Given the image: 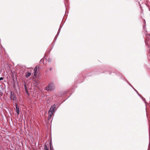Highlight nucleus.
Listing matches in <instances>:
<instances>
[{"mask_svg": "<svg viewBox=\"0 0 150 150\" xmlns=\"http://www.w3.org/2000/svg\"><path fill=\"white\" fill-rule=\"evenodd\" d=\"M103 69V67L98 68L95 69L93 71V74L94 75H98L101 73H105V74H111L112 73L111 71H108L103 70L102 71Z\"/></svg>", "mask_w": 150, "mask_h": 150, "instance_id": "f257e3e1", "label": "nucleus"}, {"mask_svg": "<svg viewBox=\"0 0 150 150\" xmlns=\"http://www.w3.org/2000/svg\"><path fill=\"white\" fill-rule=\"evenodd\" d=\"M54 88V83L51 82L46 87L45 90L47 91H52Z\"/></svg>", "mask_w": 150, "mask_h": 150, "instance_id": "f03ea898", "label": "nucleus"}, {"mask_svg": "<svg viewBox=\"0 0 150 150\" xmlns=\"http://www.w3.org/2000/svg\"><path fill=\"white\" fill-rule=\"evenodd\" d=\"M10 98L11 100L15 101H18L16 95L14 92L11 91H10Z\"/></svg>", "mask_w": 150, "mask_h": 150, "instance_id": "7ed1b4c3", "label": "nucleus"}, {"mask_svg": "<svg viewBox=\"0 0 150 150\" xmlns=\"http://www.w3.org/2000/svg\"><path fill=\"white\" fill-rule=\"evenodd\" d=\"M146 35V38L145 40V42L146 45H150V34H148Z\"/></svg>", "mask_w": 150, "mask_h": 150, "instance_id": "20e7f679", "label": "nucleus"}, {"mask_svg": "<svg viewBox=\"0 0 150 150\" xmlns=\"http://www.w3.org/2000/svg\"><path fill=\"white\" fill-rule=\"evenodd\" d=\"M56 105L55 104L51 105L49 111V113L50 112L52 114H53L54 112L55 107H56Z\"/></svg>", "mask_w": 150, "mask_h": 150, "instance_id": "39448f33", "label": "nucleus"}, {"mask_svg": "<svg viewBox=\"0 0 150 150\" xmlns=\"http://www.w3.org/2000/svg\"><path fill=\"white\" fill-rule=\"evenodd\" d=\"M15 107L16 110L15 111L16 112L17 114L18 115H19L20 114V110L19 108V106L17 103H15Z\"/></svg>", "mask_w": 150, "mask_h": 150, "instance_id": "423d86ee", "label": "nucleus"}, {"mask_svg": "<svg viewBox=\"0 0 150 150\" xmlns=\"http://www.w3.org/2000/svg\"><path fill=\"white\" fill-rule=\"evenodd\" d=\"M93 74V71H91V72H90L86 74V76H92V75H94Z\"/></svg>", "mask_w": 150, "mask_h": 150, "instance_id": "0eeeda50", "label": "nucleus"}, {"mask_svg": "<svg viewBox=\"0 0 150 150\" xmlns=\"http://www.w3.org/2000/svg\"><path fill=\"white\" fill-rule=\"evenodd\" d=\"M113 72V73H115V74L119 78H120L122 75V74L118 72H117L116 71H115V72Z\"/></svg>", "mask_w": 150, "mask_h": 150, "instance_id": "6e6552de", "label": "nucleus"}, {"mask_svg": "<svg viewBox=\"0 0 150 150\" xmlns=\"http://www.w3.org/2000/svg\"><path fill=\"white\" fill-rule=\"evenodd\" d=\"M1 90H0V98L2 96V94L3 93V91L5 88H3L1 87Z\"/></svg>", "mask_w": 150, "mask_h": 150, "instance_id": "1a4fd4ad", "label": "nucleus"}, {"mask_svg": "<svg viewBox=\"0 0 150 150\" xmlns=\"http://www.w3.org/2000/svg\"><path fill=\"white\" fill-rule=\"evenodd\" d=\"M31 75V73L30 72H26L25 74V77L26 78H28Z\"/></svg>", "mask_w": 150, "mask_h": 150, "instance_id": "9d476101", "label": "nucleus"}, {"mask_svg": "<svg viewBox=\"0 0 150 150\" xmlns=\"http://www.w3.org/2000/svg\"><path fill=\"white\" fill-rule=\"evenodd\" d=\"M34 76H35L36 75V73H37V66H36L34 68Z\"/></svg>", "mask_w": 150, "mask_h": 150, "instance_id": "9b49d317", "label": "nucleus"}, {"mask_svg": "<svg viewBox=\"0 0 150 150\" xmlns=\"http://www.w3.org/2000/svg\"><path fill=\"white\" fill-rule=\"evenodd\" d=\"M64 95V93H63V91H60L59 93L58 94V96L59 97H62Z\"/></svg>", "mask_w": 150, "mask_h": 150, "instance_id": "f8f14e48", "label": "nucleus"}, {"mask_svg": "<svg viewBox=\"0 0 150 150\" xmlns=\"http://www.w3.org/2000/svg\"><path fill=\"white\" fill-rule=\"evenodd\" d=\"M62 25H60V27H59V28L58 29V31L57 32V35H58L59 34V33L60 32V30H61V28H62Z\"/></svg>", "mask_w": 150, "mask_h": 150, "instance_id": "ddd939ff", "label": "nucleus"}, {"mask_svg": "<svg viewBox=\"0 0 150 150\" xmlns=\"http://www.w3.org/2000/svg\"><path fill=\"white\" fill-rule=\"evenodd\" d=\"M52 114L51 113H49V115H48V117L47 118V119L48 120H50L51 119V117L52 116V114Z\"/></svg>", "mask_w": 150, "mask_h": 150, "instance_id": "4468645a", "label": "nucleus"}, {"mask_svg": "<svg viewBox=\"0 0 150 150\" xmlns=\"http://www.w3.org/2000/svg\"><path fill=\"white\" fill-rule=\"evenodd\" d=\"M58 36V35H57V34L55 36V37H54V40L53 41V42H52V43H54V42H56V40H57V38Z\"/></svg>", "mask_w": 150, "mask_h": 150, "instance_id": "2eb2a0df", "label": "nucleus"}, {"mask_svg": "<svg viewBox=\"0 0 150 150\" xmlns=\"http://www.w3.org/2000/svg\"><path fill=\"white\" fill-rule=\"evenodd\" d=\"M25 93H27L28 96L29 97L30 96V94L29 93L28 91V90H25Z\"/></svg>", "mask_w": 150, "mask_h": 150, "instance_id": "dca6fc26", "label": "nucleus"}, {"mask_svg": "<svg viewBox=\"0 0 150 150\" xmlns=\"http://www.w3.org/2000/svg\"><path fill=\"white\" fill-rule=\"evenodd\" d=\"M120 79L123 80L125 81V80H126L125 78L122 75L119 78Z\"/></svg>", "mask_w": 150, "mask_h": 150, "instance_id": "f3484780", "label": "nucleus"}, {"mask_svg": "<svg viewBox=\"0 0 150 150\" xmlns=\"http://www.w3.org/2000/svg\"><path fill=\"white\" fill-rule=\"evenodd\" d=\"M147 58L148 59V60L150 61V52L147 55Z\"/></svg>", "mask_w": 150, "mask_h": 150, "instance_id": "a211bd4d", "label": "nucleus"}, {"mask_svg": "<svg viewBox=\"0 0 150 150\" xmlns=\"http://www.w3.org/2000/svg\"><path fill=\"white\" fill-rule=\"evenodd\" d=\"M24 88H25V90H28L26 83H25L24 84Z\"/></svg>", "mask_w": 150, "mask_h": 150, "instance_id": "6ab92c4d", "label": "nucleus"}, {"mask_svg": "<svg viewBox=\"0 0 150 150\" xmlns=\"http://www.w3.org/2000/svg\"><path fill=\"white\" fill-rule=\"evenodd\" d=\"M142 100L143 101H144V103L146 104V103H147V102L146 101L145 99L143 97L142 98Z\"/></svg>", "mask_w": 150, "mask_h": 150, "instance_id": "aec40b11", "label": "nucleus"}, {"mask_svg": "<svg viewBox=\"0 0 150 150\" xmlns=\"http://www.w3.org/2000/svg\"><path fill=\"white\" fill-rule=\"evenodd\" d=\"M53 146L52 145V140H51L50 142V146Z\"/></svg>", "mask_w": 150, "mask_h": 150, "instance_id": "412c9836", "label": "nucleus"}, {"mask_svg": "<svg viewBox=\"0 0 150 150\" xmlns=\"http://www.w3.org/2000/svg\"><path fill=\"white\" fill-rule=\"evenodd\" d=\"M52 44H53V46H52V47H51V49L50 50V51H49V52H50V51H51V50L53 48V47H54V45H55V42H54V43H52Z\"/></svg>", "mask_w": 150, "mask_h": 150, "instance_id": "4be33fe9", "label": "nucleus"}, {"mask_svg": "<svg viewBox=\"0 0 150 150\" xmlns=\"http://www.w3.org/2000/svg\"><path fill=\"white\" fill-rule=\"evenodd\" d=\"M68 10H67H67H65V15L64 16H65V15H67L68 13Z\"/></svg>", "mask_w": 150, "mask_h": 150, "instance_id": "5701e85b", "label": "nucleus"}, {"mask_svg": "<svg viewBox=\"0 0 150 150\" xmlns=\"http://www.w3.org/2000/svg\"><path fill=\"white\" fill-rule=\"evenodd\" d=\"M44 147L45 150L48 149L47 147V145L46 144L44 145Z\"/></svg>", "mask_w": 150, "mask_h": 150, "instance_id": "b1692460", "label": "nucleus"}, {"mask_svg": "<svg viewBox=\"0 0 150 150\" xmlns=\"http://www.w3.org/2000/svg\"><path fill=\"white\" fill-rule=\"evenodd\" d=\"M47 57L46 56V55H45L43 57V58L42 59H43V62H42V63H43V62H44V60L43 59H44V58H47Z\"/></svg>", "mask_w": 150, "mask_h": 150, "instance_id": "393cba45", "label": "nucleus"}, {"mask_svg": "<svg viewBox=\"0 0 150 150\" xmlns=\"http://www.w3.org/2000/svg\"><path fill=\"white\" fill-rule=\"evenodd\" d=\"M125 81L127 83H128V84L130 86H132V85L130 83H129L127 81V80H125Z\"/></svg>", "mask_w": 150, "mask_h": 150, "instance_id": "a878e982", "label": "nucleus"}, {"mask_svg": "<svg viewBox=\"0 0 150 150\" xmlns=\"http://www.w3.org/2000/svg\"><path fill=\"white\" fill-rule=\"evenodd\" d=\"M13 80L14 81V82H13V88H14L16 86V85H15V82H14V79H13Z\"/></svg>", "mask_w": 150, "mask_h": 150, "instance_id": "bb28decb", "label": "nucleus"}, {"mask_svg": "<svg viewBox=\"0 0 150 150\" xmlns=\"http://www.w3.org/2000/svg\"><path fill=\"white\" fill-rule=\"evenodd\" d=\"M70 96V95L68 97H67L66 99H64V100L62 101V103H61L60 104H61L63 102H64V101H65Z\"/></svg>", "mask_w": 150, "mask_h": 150, "instance_id": "cd10ccee", "label": "nucleus"}, {"mask_svg": "<svg viewBox=\"0 0 150 150\" xmlns=\"http://www.w3.org/2000/svg\"><path fill=\"white\" fill-rule=\"evenodd\" d=\"M63 91V93H64V95H65V94L67 93L69 91Z\"/></svg>", "mask_w": 150, "mask_h": 150, "instance_id": "c85d7f7f", "label": "nucleus"}, {"mask_svg": "<svg viewBox=\"0 0 150 150\" xmlns=\"http://www.w3.org/2000/svg\"><path fill=\"white\" fill-rule=\"evenodd\" d=\"M50 150H53V146H50Z\"/></svg>", "mask_w": 150, "mask_h": 150, "instance_id": "c756f323", "label": "nucleus"}, {"mask_svg": "<svg viewBox=\"0 0 150 150\" xmlns=\"http://www.w3.org/2000/svg\"><path fill=\"white\" fill-rule=\"evenodd\" d=\"M59 105L57 107H55V109H54V112H55L57 110V108H58V107H59Z\"/></svg>", "mask_w": 150, "mask_h": 150, "instance_id": "7c9ffc66", "label": "nucleus"}, {"mask_svg": "<svg viewBox=\"0 0 150 150\" xmlns=\"http://www.w3.org/2000/svg\"><path fill=\"white\" fill-rule=\"evenodd\" d=\"M52 61V60L51 59H50V58H48V62H51Z\"/></svg>", "mask_w": 150, "mask_h": 150, "instance_id": "2f4dec72", "label": "nucleus"}, {"mask_svg": "<svg viewBox=\"0 0 150 150\" xmlns=\"http://www.w3.org/2000/svg\"><path fill=\"white\" fill-rule=\"evenodd\" d=\"M4 78L3 77H1L0 78V81L1 80H3L4 79Z\"/></svg>", "mask_w": 150, "mask_h": 150, "instance_id": "473e14b6", "label": "nucleus"}, {"mask_svg": "<svg viewBox=\"0 0 150 150\" xmlns=\"http://www.w3.org/2000/svg\"><path fill=\"white\" fill-rule=\"evenodd\" d=\"M136 93L138 96H139L140 94L137 91H136Z\"/></svg>", "mask_w": 150, "mask_h": 150, "instance_id": "72a5a7b5", "label": "nucleus"}, {"mask_svg": "<svg viewBox=\"0 0 150 150\" xmlns=\"http://www.w3.org/2000/svg\"><path fill=\"white\" fill-rule=\"evenodd\" d=\"M141 98H142L143 97L140 94L139 96Z\"/></svg>", "mask_w": 150, "mask_h": 150, "instance_id": "f704fd0d", "label": "nucleus"}, {"mask_svg": "<svg viewBox=\"0 0 150 150\" xmlns=\"http://www.w3.org/2000/svg\"><path fill=\"white\" fill-rule=\"evenodd\" d=\"M141 98H142L143 97L140 94L139 96Z\"/></svg>", "mask_w": 150, "mask_h": 150, "instance_id": "c9c22d12", "label": "nucleus"}, {"mask_svg": "<svg viewBox=\"0 0 150 150\" xmlns=\"http://www.w3.org/2000/svg\"><path fill=\"white\" fill-rule=\"evenodd\" d=\"M52 67H50V68H49V70L50 71H51V70H52Z\"/></svg>", "mask_w": 150, "mask_h": 150, "instance_id": "e433bc0d", "label": "nucleus"}, {"mask_svg": "<svg viewBox=\"0 0 150 150\" xmlns=\"http://www.w3.org/2000/svg\"><path fill=\"white\" fill-rule=\"evenodd\" d=\"M42 59H41L40 60V63H41V62H42Z\"/></svg>", "mask_w": 150, "mask_h": 150, "instance_id": "4c0bfd02", "label": "nucleus"}, {"mask_svg": "<svg viewBox=\"0 0 150 150\" xmlns=\"http://www.w3.org/2000/svg\"><path fill=\"white\" fill-rule=\"evenodd\" d=\"M134 90L135 92H136V91H137V90H136L135 88H134Z\"/></svg>", "mask_w": 150, "mask_h": 150, "instance_id": "58836bf2", "label": "nucleus"}, {"mask_svg": "<svg viewBox=\"0 0 150 150\" xmlns=\"http://www.w3.org/2000/svg\"><path fill=\"white\" fill-rule=\"evenodd\" d=\"M133 89L134 88V87L133 86L132 87Z\"/></svg>", "mask_w": 150, "mask_h": 150, "instance_id": "ea45409f", "label": "nucleus"}, {"mask_svg": "<svg viewBox=\"0 0 150 150\" xmlns=\"http://www.w3.org/2000/svg\"><path fill=\"white\" fill-rule=\"evenodd\" d=\"M133 89L134 88V87L133 86L132 87Z\"/></svg>", "mask_w": 150, "mask_h": 150, "instance_id": "a19ab883", "label": "nucleus"}, {"mask_svg": "<svg viewBox=\"0 0 150 150\" xmlns=\"http://www.w3.org/2000/svg\"><path fill=\"white\" fill-rule=\"evenodd\" d=\"M133 89L134 88V87L133 86L132 87Z\"/></svg>", "mask_w": 150, "mask_h": 150, "instance_id": "79ce46f5", "label": "nucleus"}, {"mask_svg": "<svg viewBox=\"0 0 150 150\" xmlns=\"http://www.w3.org/2000/svg\"><path fill=\"white\" fill-rule=\"evenodd\" d=\"M133 89L134 88V87L133 86L132 87Z\"/></svg>", "mask_w": 150, "mask_h": 150, "instance_id": "37998d69", "label": "nucleus"}, {"mask_svg": "<svg viewBox=\"0 0 150 150\" xmlns=\"http://www.w3.org/2000/svg\"><path fill=\"white\" fill-rule=\"evenodd\" d=\"M142 10V11H141V13H143V11H142L143 10Z\"/></svg>", "mask_w": 150, "mask_h": 150, "instance_id": "c03bdc74", "label": "nucleus"}, {"mask_svg": "<svg viewBox=\"0 0 150 150\" xmlns=\"http://www.w3.org/2000/svg\"><path fill=\"white\" fill-rule=\"evenodd\" d=\"M17 84L18 85V83H17Z\"/></svg>", "mask_w": 150, "mask_h": 150, "instance_id": "a18cd8bd", "label": "nucleus"}]
</instances>
